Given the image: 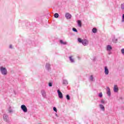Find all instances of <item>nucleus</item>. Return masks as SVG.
<instances>
[{"label":"nucleus","mask_w":124,"mask_h":124,"mask_svg":"<svg viewBox=\"0 0 124 124\" xmlns=\"http://www.w3.org/2000/svg\"><path fill=\"white\" fill-rule=\"evenodd\" d=\"M0 72L2 75L5 76L6 75H7V69H6L5 67H3L2 66H0Z\"/></svg>","instance_id":"obj_1"},{"label":"nucleus","mask_w":124,"mask_h":124,"mask_svg":"<svg viewBox=\"0 0 124 124\" xmlns=\"http://www.w3.org/2000/svg\"><path fill=\"white\" fill-rule=\"evenodd\" d=\"M78 41L80 43H82L84 46H87L89 44V41L85 39L82 40L80 38H78Z\"/></svg>","instance_id":"obj_2"},{"label":"nucleus","mask_w":124,"mask_h":124,"mask_svg":"<svg viewBox=\"0 0 124 124\" xmlns=\"http://www.w3.org/2000/svg\"><path fill=\"white\" fill-rule=\"evenodd\" d=\"M112 49H113V48L111 45H108L107 46V51H108V55H111V54H112V52H111V51H112Z\"/></svg>","instance_id":"obj_3"},{"label":"nucleus","mask_w":124,"mask_h":124,"mask_svg":"<svg viewBox=\"0 0 124 124\" xmlns=\"http://www.w3.org/2000/svg\"><path fill=\"white\" fill-rule=\"evenodd\" d=\"M21 109L24 112V113H27L28 112V108L25 105H22L21 106Z\"/></svg>","instance_id":"obj_4"},{"label":"nucleus","mask_w":124,"mask_h":124,"mask_svg":"<svg viewBox=\"0 0 124 124\" xmlns=\"http://www.w3.org/2000/svg\"><path fill=\"white\" fill-rule=\"evenodd\" d=\"M3 118L5 122H6V123H10V121H9V117H8V115L4 114Z\"/></svg>","instance_id":"obj_5"},{"label":"nucleus","mask_w":124,"mask_h":124,"mask_svg":"<svg viewBox=\"0 0 124 124\" xmlns=\"http://www.w3.org/2000/svg\"><path fill=\"white\" fill-rule=\"evenodd\" d=\"M41 93L43 96V97H44V98H46V96H47V94H46V91H45V90H42L41 91Z\"/></svg>","instance_id":"obj_6"},{"label":"nucleus","mask_w":124,"mask_h":124,"mask_svg":"<svg viewBox=\"0 0 124 124\" xmlns=\"http://www.w3.org/2000/svg\"><path fill=\"white\" fill-rule=\"evenodd\" d=\"M57 93H58V96L59 98H61V99H62V98H63L62 93V92L60 91V90H57Z\"/></svg>","instance_id":"obj_7"},{"label":"nucleus","mask_w":124,"mask_h":124,"mask_svg":"<svg viewBox=\"0 0 124 124\" xmlns=\"http://www.w3.org/2000/svg\"><path fill=\"white\" fill-rule=\"evenodd\" d=\"M113 92L114 93H118L119 92V87L117 85H114L113 87Z\"/></svg>","instance_id":"obj_8"},{"label":"nucleus","mask_w":124,"mask_h":124,"mask_svg":"<svg viewBox=\"0 0 124 124\" xmlns=\"http://www.w3.org/2000/svg\"><path fill=\"white\" fill-rule=\"evenodd\" d=\"M104 69V73L105 75H108V74H109V69H108V67L106 66H105Z\"/></svg>","instance_id":"obj_9"},{"label":"nucleus","mask_w":124,"mask_h":124,"mask_svg":"<svg viewBox=\"0 0 124 124\" xmlns=\"http://www.w3.org/2000/svg\"><path fill=\"white\" fill-rule=\"evenodd\" d=\"M107 94L108 96H111V91L110 90V88H109V87H107Z\"/></svg>","instance_id":"obj_10"},{"label":"nucleus","mask_w":124,"mask_h":124,"mask_svg":"<svg viewBox=\"0 0 124 124\" xmlns=\"http://www.w3.org/2000/svg\"><path fill=\"white\" fill-rule=\"evenodd\" d=\"M65 17L66 19H71V15L69 13H66Z\"/></svg>","instance_id":"obj_11"},{"label":"nucleus","mask_w":124,"mask_h":124,"mask_svg":"<svg viewBox=\"0 0 124 124\" xmlns=\"http://www.w3.org/2000/svg\"><path fill=\"white\" fill-rule=\"evenodd\" d=\"M78 26L79 28H82V21L80 20H78L77 21Z\"/></svg>","instance_id":"obj_12"},{"label":"nucleus","mask_w":124,"mask_h":124,"mask_svg":"<svg viewBox=\"0 0 124 124\" xmlns=\"http://www.w3.org/2000/svg\"><path fill=\"white\" fill-rule=\"evenodd\" d=\"M99 107H100L101 110H102V111H105V107H104V106H103L101 104H100Z\"/></svg>","instance_id":"obj_13"},{"label":"nucleus","mask_w":124,"mask_h":124,"mask_svg":"<svg viewBox=\"0 0 124 124\" xmlns=\"http://www.w3.org/2000/svg\"><path fill=\"white\" fill-rule=\"evenodd\" d=\"M51 66V65L49 63H46V68L47 69V70H50V67Z\"/></svg>","instance_id":"obj_14"},{"label":"nucleus","mask_w":124,"mask_h":124,"mask_svg":"<svg viewBox=\"0 0 124 124\" xmlns=\"http://www.w3.org/2000/svg\"><path fill=\"white\" fill-rule=\"evenodd\" d=\"M8 111L9 113H13V109H12V107H9L8 108Z\"/></svg>","instance_id":"obj_15"},{"label":"nucleus","mask_w":124,"mask_h":124,"mask_svg":"<svg viewBox=\"0 0 124 124\" xmlns=\"http://www.w3.org/2000/svg\"><path fill=\"white\" fill-rule=\"evenodd\" d=\"M63 85H67L68 84V83L67 82V80H63Z\"/></svg>","instance_id":"obj_16"},{"label":"nucleus","mask_w":124,"mask_h":124,"mask_svg":"<svg viewBox=\"0 0 124 124\" xmlns=\"http://www.w3.org/2000/svg\"><path fill=\"white\" fill-rule=\"evenodd\" d=\"M60 43L63 45H65L66 44V42H63L62 40H60Z\"/></svg>","instance_id":"obj_17"},{"label":"nucleus","mask_w":124,"mask_h":124,"mask_svg":"<svg viewBox=\"0 0 124 124\" xmlns=\"http://www.w3.org/2000/svg\"><path fill=\"white\" fill-rule=\"evenodd\" d=\"M101 103H102V104H106V102H105V100H104V99H102L101 100Z\"/></svg>","instance_id":"obj_18"},{"label":"nucleus","mask_w":124,"mask_h":124,"mask_svg":"<svg viewBox=\"0 0 124 124\" xmlns=\"http://www.w3.org/2000/svg\"><path fill=\"white\" fill-rule=\"evenodd\" d=\"M71 62H74V60L72 59V57L71 56L69 57Z\"/></svg>","instance_id":"obj_19"},{"label":"nucleus","mask_w":124,"mask_h":124,"mask_svg":"<svg viewBox=\"0 0 124 124\" xmlns=\"http://www.w3.org/2000/svg\"><path fill=\"white\" fill-rule=\"evenodd\" d=\"M55 18H59V14L58 13H55L54 14Z\"/></svg>","instance_id":"obj_20"},{"label":"nucleus","mask_w":124,"mask_h":124,"mask_svg":"<svg viewBox=\"0 0 124 124\" xmlns=\"http://www.w3.org/2000/svg\"><path fill=\"white\" fill-rule=\"evenodd\" d=\"M96 31L97 30H96V28H93V29L92 30V31L94 33H95V32H96Z\"/></svg>","instance_id":"obj_21"},{"label":"nucleus","mask_w":124,"mask_h":124,"mask_svg":"<svg viewBox=\"0 0 124 124\" xmlns=\"http://www.w3.org/2000/svg\"><path fill=\"white\" fill-rule=\"evenodd\" d=\"M117 39H115V38L114 39H112V41L113 42H114V43H116L117 41Z\"/></svg>","instance_id":"obj_22"},{"label":"nucleus","mask_w":124,"mask_h":124,"mask_svg":"<svg viewBox=\"0 0 124 124\" xmlns=\"http://www.w3.org/2000/svg\"><path fill=\"white\" fill-rule=\"evenodd\" d=\"M66 98L68 100H70V96H69V95H66Z\"/></svg>","instance_id":"obj_23"},{"label":"nucleus","mask_w":124,"mask_h":124,"mask_svg":"<svg viewBox=\"0 0 124 124\" xmlns=\"http://www.w3.org/2000/svg\"><path fill=\"white\" fill-rule=\"evenodd\" d=\"M121 8H122V9H123V10H124V3L122 4Z\"/></svg>","instance_id":"obj_24"},{"label":"nucleus","mask_w":124,"mask_h":124,"mask_svg":"<svg viewBox=\"0 0 124 124\" xmlns=\"http://www.w3.org/2000/svg\"><path fill=\"white\" fill-rule=\"evenodd\" d=\"M122 22L123 23H124V14H123V16H122Z\"/></svg>","instance_id":"obj_25"},{"label":"nucleus","mask_w":124,"mask_h":124,"mask_svg":"<svg viewBox=\"0 0 124 124\" xmlns=\"http://www.w3.org/2000/svg\"><path fill=\"white\" fill-rule=\"evenodd\" d=\"M121 53H122V55H124V48H122L121 49Z\"/></svg>","instance_id":"obj_26"},{"label":"nucleus","mask_w":124,"mask_h":124,"mask_svg":"<svg viewBox=\"0 0 124 124\" xmlns=\"http://www.w3.org/2000/svg\"><path fill=\"white\" fill-rule=\"evenodd\" d=\"M53 110L57 113L58 112V110H57V108L56 107L53 108Z\"/></svg>","instance_id":"obj_27"},{"label":"nucleus","mask_w":124,"mask_h":124,"mask_svg":"<svg viewBox=\"0 0 124 124\" xmlns=\"http://www.w3.org/2000/svg\"><path fill=\"white\" fill-rule=\"evenodd\" d=\"M73 31H75L76 32H77V29H76V28H73Z\"/></svg>","instance_id":"obj_28"},{"label":"nucleus","mask_w":124,"mask_h":124,"mask_svg":"<svg viewBox=\"0 0 124 124\" xmlns=\"http://www.w3.org/2000/svg\"><path fill=\"white\" fill-rule=\"evenodd\" d=\"M99 97H102V96H103L102 93H99Z\"/></svg>","instance_id":"obj_29"},{"label":"nucleus","mask_w":124,"mask_h":124,"mask_svg":"<svg viewBox=\"0 0 124 124\" xmlns=\"http://www.w3.org/2000/svg\"><path fill=\"white\" fill-rule=\"evenodd\" d=\"M90 80H91V81H93V76H91L90 77Z\"/></svg>","instance_id":"obj_30"},{"label":"nucleus","mask_w":124,"mask_h":124,"mask_svg":"<svg viewBox=\"0 0 124 124\" xmlns=\"http://www.w3.org/2000/svg\"><path fill=\"white\" fill-rule=\"evenodd\" d=\"M48 86H49V87H52V86H53V84H52V83L50 82L48 84Z\"/></svg>","instance_id":"obj_31"},{"label":"nucleus","mask_w":124,"mask_h":124,"mask_svg":"<svg viewBox=\"0 0 124 124\" xmlns=\"http://www.w3.org/2000/svg\"><path fill=\"white\" fill-rule=\"evenodd\" d=\"M9 47H10L11 49H12V45H10Z\"/></svg>","instance_id":"obj_32"},{"label":"nucleus","mask_w":124,"mask_h":124,"mask_svg":"<svg viewBox=\"0 0 124 124\" xmlns=\"http://www.w3.org/2000/svg\"><path fill=\"white\" fill-rule=\"evenodd\" d=\"M56 116H58V115L57 114H56Z\"/></svg>","instance_id":"obj_33"}]
</instances>
